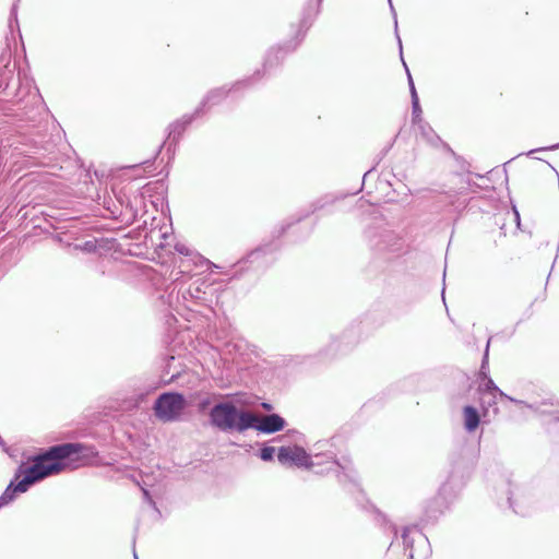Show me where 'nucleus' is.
<instances>
[{
	"label": "nucleus",
	"mask_w": 559,
	"mask_h": 559,
	"mask_svg": "<svg viewBox=\"0 0 559 559\" xmlns=\"http://www.w3.org/2000/svg\"><path fill=\"white\" fill-rule=\"evenodd\" d=\"M464 427L468 432H473L479 425V415L473 406H465L463 409Z\"/></svg>",
	"instance_id": "nucleus-6"
},
{
	"label": "nucleus",
	"mask_w": 559,
	"mask_h": 559,
	"mask_svg": "<svg viewBox=\"0 0 559 559\" xmlns=\"http://www.w3.org/2000/svg\"><path fill=\"white\" fill-rule=\"evenodd\" d=\"M85 251H93L95 249V243L93 241H86L82 247Z\"/></svg>",
	"instance_id": "nucleus-12"
},
{
	"label": "nucleus",
	"mask_w": 559,
	"mask_h": 559,
	"mask_svg": "<svg viewBox=\"0 0 559 559\" xmlns=\"http://www.w3.org/2000/svg\"><path fill=\"white\" fill-rule=\"evenodd\" d=\"M397 39H399L400 48L402 49V40H401V38H400V37H397Z\"/></svg>",
	"instance_id": "nucleus-19"
},
{
	"label": "nucleus",
	"mask_w": 559,
	"mask_h": 559,
	"mask_svg": "<svg viewBox=\"0 0 559 559\" xmlns=\"http://www.w3.org/2000/svg\"><path fill=\"white\" fill-rule=\"evenodd\" d=\"M210 419L212 425L222 431L241 432L254 425L255 418L250 412H239L231 403H219L211 409Z\"/></svg>",
	"instance_id": "nucleus-2"
},
{
	"label": "nucleus",
	"mask_w": 559,
	"mask_h": 559,
	"mask_svg": "<svg viewBox=\"0 0 559 559\" xmlns=\"http://www.w3.org/2000/svg\"><path fill=\"white\" fill-rule=\"evenodd\" d=\"M412 108H413V122L414 123H421V108L419 105L418 95H414V100H412Z\"/></svg>",
	"instance_id": "nucleus-8"
},
{
	"label": "nucleus",
	"mask_w": 559,
	"mask_h": 559,
	"mask_svg": "<svg viewBox=\"0 0 559 559\" xmlns=\"http://www.w3.org/2000/svg\"><path fill=\"white\" fill-rule=\"evenodd\" d=\"M277 460L281 464H293L298 467L310 468L313 466L311 456L301 447H281L277 452Z\"/></svg>",
	"instance_id": "nucleus-4"
},
{
	"label": "nucleus",
	"mask_w": 559,
	"mask_h": 559,
	"mask_svg": "<svg viewBox=\"0 0 559 559\" xmlns=\"http://www.w3.org/2000/svg\"><path fill=\"white\" fill-rule=\"evenodd\" d=\"M394 24L397 26L396 15L394 14Z\"/></svg>",
	"instance_id": "nucleus-20"
},
{
	"label": "nucleus",
	"mask_w": 559,
	"mask_h": 559,
	"mask_svg": "<svg viewBox=\"0 0 559 559\" xmlns=\"http://www.w3.org/2000/svg\"><path fill=\"white\" fill-rule=\"evenodd\" d=\"M275 449L273 447H264L261 449L260 457L263 461H271L274 456Z\"/></svg>",
	"instance_id": "nucleus-9"
},
{
	"label": "nucleus",
	"mask_w": 559,
	"mask_h": 559,
	"mask_svg": "<svg viewBox=\"0 0 559 559\" xmlns=\"http://www.w3.org/2000/svg\"><path fill=\"white\" fill-rule=\"evenodd\" d=\"M0 445H3V440L1 437H0Z\"/></svg>",
	"instance_id": "nucleus-24"
},
{
	"label": "nucleus",
	"mask_w": 559,
	"mask_h": 559,
	"mask_svg": "<svg viewBox=\"0 0 559 559\" xmlns=\"http://www.w3.org/2000/svg\"><path fill=\"white\" fill-rule=\"evenodd\" d=\"M514 214H515L516 219H519L520 218L519 213L516 211H514Z\"/></svg>",
	"instance_id": "nucleus-21"
},
{
	"label": "nucleus",
	"mask_w": 559,
	"mask_h": 559,
	"mask_svg": "<svg viewBox=\"0 0 559 559\" xmlns=\"http://www.w3.org/2000/svg\"><path fill=\"white\" fill-rule=\"evenodd\" d=\"M144 497L152 502V499L150 498L148 491L146 489H143Z\"/></svg>",
	"instance_id": "nucleus-14"
},
{
	"label": "nucleus",
	"mask_w": 559,
	"mask_h": 559,
	"mask_svg": "<svg viewBox=\"0 0 559 559\" xmlns=\"http://www.w3.org/2000/svg\"><path fill=\"white\" fill-rule=\"evenodd\" d=\"M389 3H390V7H391L392 12L394 13V9H393L392 0H389Z\"/></svg>",
	"instance_id": "nucleus-17"
},
{
	"label": "nucleus",
	"mask_w": 559,
	"mask_h": 559,
	"mask_svg": "<svg viewBox=\"0 0 559 559\" xmlns=\"http://www.w3.org/2000/svg\"><path fill=\"white\" fill-rule=\"evenodd\" d=\"M133 556H134V559H138V556H136V552H135V551L133 552Z\"/></svg>",
	"instance_id": "nucleus-25"
},
{
	"label": "nucleus",
	"mask_w": 559,
	"mask_h": 559,
	"mask_svg": "<svg viewBox=\"0 0 559 559\" xmlns=\"http://www.w3.org/2000/svg\"><path fill=\"white\" fill-rule=\"evenodd\" d=\"M254 425L250 428H254L263 433H273L282 430L285 427V420L277 414L257 416L254 415Z\"/></svg>",
	"instance_id": "nucleus-5"
},
{
	"label": "nucleus",
	"mask_w": 559,
	"mask_h": 559,
	"mask_svg": "<svg viewBox=\"0 0 559 559\" xmlns=\"http://www.w3.org/2000/svg\"><path fill=\"white\" fill-rule=\"evenodd\" d=\"M486 389H487V390H492V391H497V392H499V394H500L501 396H503V397L508 399L509 401H511V402H513V403H515V404H519V405L525 406V407H527V408H530V409H533V408H534V407H533V405L525 404V403H524V402H522V401H518V400H515V399H513V397H511V396H509V395L504 394L502 391H500V390L496 386V384L493 383V381H492L491 379H488V381H487V383H486Z\"/></svg>",
	"instance_id": "nucleus-7"
},
{
	"label": "nucleus",
	"mask_w": 559,
	"mask_h": 559,
	"mask_svg": "<svg viewBox=\"0 0 559 559\" xmlns=\"http://www.w3.org/2000/svg\"><path fill=\"white\" fill-rule=\"evenodd\" d=\"M96 452L79 443H64L50 448L46 453L34 459L33 464L23 471L24 477L14 484L11 481L0 496V509L11 503L16 493H23L35 483L63 471L70 464L66 460H85L94 457ZM22 469L15 475V480L21 477Z\"/></svg>",
	"instance_id": "nucleus-1"
},
{
	"label": "nucleus",
	"mask_w": 559,
	"mask_h": 559,
	"mask_svg": "<svg viewBox=\"0 0 559 559\" xmlns=\"http://www.w3.org/2000/svg\"><path fill=\"white\" fill-rule=\"evenodd\" d=\"M420 128H421V132H423V134H424L428 140H431L430 133H432V131H431V130H426L423 126H421Z\"/></svg>",
	"instance_id": "nucleus-13"
},
{
	"label": "nucleus",
	"mask_w": 559,
	"mask_h": 559,
	"mask_svg": "<svg viewBox=\"0 0 559 559\" xmlns=\"http://www.w3.org/2000/svg\"><path fill=\"white\" fill-rule=\"evenodd\" d=\"M486 348H489V343L486 345ZM488 349H486L485 358H487Z\"/></svg>",
	"instance_id": "nucleus-18"
},
{
	"label": "nucleus",
	"mask_w": 559,
	"mask_h": 559,
	"mask_svg": "<svg viewBox=\"0 0 559 559\" xmlns=\"http://www.w3.org/2000/svg\"><path fill=\"white\" fill-rule=\"evenodd\" d=\"M176 250L181 253V254H185V255H188L189 254V249L183 246V245H178L176 246Z\"/></svg>",
	"instance_id": "nucleus-11"
},
{
	"label": "nucleus",
	"mask_w": 559,
	"mask_h": 559,
	"mask_svg": "<svg viewBox=\"0 0 559 559\" xmlns=\"http://www.w3.org/2000/svg\"><path fill=\"white\" fill-rule=\"evenodd\" d=\"M181 272H177L176 273V280L178 278V276L180 275Z\"/></svg>",
	"instance_id": "nucleus-22"
},
{
	"label": "nucleus",
	"mask_w": 559,
	"mask_h": 559,
	"mask_svg": "<svg viewBox=\"0 0 559 559\" xmlns=\"http://www.w3.org/2000/svg\"><path fill=\"white\" fill-rule=\"evenodd\" d=\"M404 66H406V64L404 63ZM405 68H407V67H405ZM406 71H407V75H408V83H409V88H411L412 100H414V95H417V92H416V88H415V85H414V82H413V79L411 76L408 69H406Z\"/></svg>",
	"instance_id": "nucleus-10"
},
{
	"label": "nucleus",
	"mask_w": 559,
	"mask_h": 559,
	"mask_svg": "<svg viewBox=\"0 0 559 559\" xmlns=\"http://www.w3.org/2000/svg\"><path fill=\"white\" fill-rule=\"evenodd\" d=\"M263 406H264L265 408H267V409L270 408V405H267V404H263Z\"/></svg>",
	"instance_id": "nucleus-23"
},
{
	"label": "nucleus",
	"mask_w": 559,
	"mask_h": 559,
	"mask_svg": "<svg viewBox=\"0 0 559 559\" xmlns=\"http://www.w3.org/2000/svg\"><path fill=\"white\" fill-rule=\"evenodd\" d=\"M186 406L187 402L181 394L164 393L156 400L154 412L163 421H175L181 416Z\"/></svg>",
	"instance_id": "nucleus-3"
},
{
	"label": "nucleus",
	"mask_w": 559,
	"mask_h": 559,
	"mask_svg": "<svg viewBox=\"0 0 559 559\" xmlns=\"http://www.w3.org/2000/svg\"><path fill=\"white\" fill-rule=\"evenodd\" d=\"M550 150H556V148H559V143L558 144H555L552 146L549 147Z\"/></svg>",
	"instance_id": "nucleus-16"
},
{
	"label": "nucleus",
	"mask_w": 559,
	"mask_h": 559,
	"mask_svg": "<svg viewBox=\"0 0 559 559\" xmlns=\"http://www.w3.org/2000/svg\"><path fill=\"white\" fill-rule=\"evenodd\" d=\"M509 502H510V506L514 509V511H515L516 513H519L520 511L514 507V504H513V502H512V499H511V498H509Z\"/></svg>",
	"instance_id": "nucleus-15"
}]
</instances>
